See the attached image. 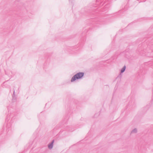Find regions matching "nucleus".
<instances>
[{
  "label": "nucleus",
  "instance_id": "nucleus-1",
  "mask_svg": "<svg viewBox=\"0 0 153 153\" xmlns=\"http://www.w3.org/2000/svg\"><path fill=\"white\" fill-rule=\"evenodd\" d=\"M83 72H79L75 75L71 79V82H73L77 79L82 78L84 76Z\"/></svg>",
  "mask_w": 153,
  "mask_h": 153
},
{
  "label": "nucleus",
  "instance_id": "nucleus-2",
  "mask_svg": "<svg viewBox=\"0 0 153 153\" xmlns=\"http://www.w3.org/2000/svg\"><path fill=\"white\" fill-rule=\"evenodd\" d=\"M54 142V140H53L51 143H49L48 144V148L49 149H51L53 148Z\"/></svg>",
  "mask_w": 153,
  "mask_h": 153
},
{
  "label": "nucleus",
  "instance_id": "nucleus-3",
  "mask_svg": "<svg viewBox=\"0 0 153 153\" xmlns=\"http://www.w3.org/2000/svg\"><path fill=\"white\" fill-rule=\"evenodd\" d=\"M126 65H124L123 67V68L121 69V73H123L125 70V69H126Z\"/></svg>",
  "mask_w": 153,
  "mask_h": 153
},
{
  "label": "nucleus",
  "instance_id": "nucleus-4",
  "mask_svg": "<svg viewBox=\"0 0 153 153\" xmlns=\"http://www.w3.org/2000/svg\"><path fill=\"white\" fill-rule=\"evenodd\" d=\"M137 129L136 128H134V129H133L131 132V133H136L137 132Z\"/></svg>",
  "mask_w": 153,
  "mask_h": 153
},
{
  "label": "nucleus",
  "instance_id": "nucleus-5",
  "mask_svg": "<svg viewBox=\"0 0 153 153\" xmlns=\"http://www.w3.org/2000/svg\"><path fill=\"white\" fill-rule=\"evenodd\" d=\"M13 94L14 95H15V91L14 90V91H13Z\"/></svg>",
  "mask_w": 153,
  "mask_h": 153
}]
</instances>
